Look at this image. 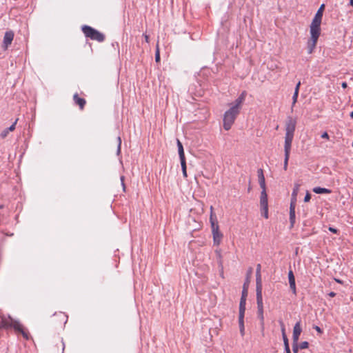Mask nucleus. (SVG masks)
<instances>
[{"instance_id":"obj_34","label":"nucleus","mask_w":353,"mask_h":353,"mask_svg":"<svg viewBox=\"0 0 353 353\" xmlns=\"http://www.w3.org/2000/svg\"><path fill=\"white\" fill-rule=\"evenodd\" d=\"M299 346L298 345V343H294L292 345V350L294 353H298Z\"/></svg>"},{"instance_id":"obj_27","label":"nucleus","mask_w":353,"mask_h":353,"mask_svg":"<svg viewBox=\"0 0 353 353\" xmlns=\"http://www.w3.org/2000/svg\"><path fill=\"white\" fill-rule=\"evenodd\" d=\"M181 170H182V172H183V175L185 178H186L188 176L187 175V166H186V163H183V164H181Z\"/></svg>"},{"instance_id":"obj_15","label":"nucleus","mask_w":353,"mask_h":353,"mask_svg":"<svg viewBox=\"0 0 353 353\" xmlns=\"http://www.w3.org/2000/svg\"><path fill=\"white\" fill-rule=\"evenodd\" d=\"M295 207L296 205L294 204L290 206V220L292 225H293L295 222Z\"/></svg>"},{"instance_id":"obj_1","label":"nucleus","mask_w":353,"mask_h":353,"mask_svg":"<svg viewBox=\"0 0 353 353\" xmlns=\"http://www.w3.org/2000/svg\"><path fill=\"white\" fill-rule=\"evenodd\" d=\"M324 4H322L317 10L310 26V38L307 42L308 54H312L316 48L319 37L321 34V24L324 10Z\"/></svg>"},{"instance_id":"obj_36","label":"nucleus","mask_w":353,"mask_h":353,"mask_svg":"<svg viewBox=\"0 0 353 353\" xmlns=\"http://www.w3.org/2000/svg\"><path fill=\"white\" fill-rule=\"evenodd\" d=\"M311 199V195L310 193H307L306 195L305 196V198H304V201L305 202H308Z\"/></svg>"},{"instance_id":"obj_8","label":"nucleus","mask_w":353,"mask_h":353,"mask_svg":"<svg viewBox=\"0 0 353 353\" xmlns=\"http://www.w3.org/2000/svg\"><path fill=\"white\" fill-rule=\"evenodd\" d=\"M14 39V32L12 31H7L6 32L4 37H3V45L2 48L3 50H7L8 46L12 43Z\"/></svg>"},{"instance_id":"obj_32","label":"nucleus","mask_w":353,"mask_h":353,"mask_svg":"<svg viewBox=\"0 0 353 353\" xmlns=\"http://www.w3.org/2000/svg\"><path fill=\"white\" fill-rule=\"evenodd\" d=\"M20 333L22 334L23 337L25 339L28 340V339H29V333H28V331H26V330H25L23 329V330H22V332H21Z\"/></svg>"},{"instance_id":"obj_6","label":"nucleus","mask_w":353,"mask_h":353,"mask_svg":"<svg viewBox=\"0 0 353 353\" xmlns=\"http://www.w3.org/2000/svg\"><path fill=\"white\" fill-rule=\"evenodd\" d=\"M239 113V112L234 110L232 111L231 108L225 112L223 117V128L225 130H229L231 128Z\"/></svg>"},{"instance_id":"obj_11","label":"nucleus","mask_w":353,"mask_h":353,"mask_svg":"<svg viewBox=\"0 0 353 353\" xmlns=\"http://www.w3.org/2000/svg\"><path fill=\"white\" fill-rule=\"evenodd\" d=\"M73 101L76 105H79L80 110L84 109L86 101L85 99L79 97L78 93H75L73 95Z\"/></svg>"},{"instance_id":"obj_28","label":"nucleus","mask_w":353,"mask_h":353,"mask_svg":"<svg viewBox=\"0 0 353 353\" xmlns=\"http://www.w3.org/2000/svg\"><path fill=\"white\" fill-rule=\"evenodd\" d=\"M9 133V131L8 130L7 128H6L5 130H3L1 133L0 134V137L1 139H5L7 137L8 134Z\"/></svg>"},{"instance_id":"obj_24","label":"nucleus","mask_w":353,"mask_h":353,"mask_svg":"<svg viewBox=\"0 0 353 353\" xmlns=\"http://www.w3.org/2000/svg\"><path fill=\"white\" fill-rule=\"evenodd\" d=\"M118 145L117 150V154L119 156L121 154V139L120 137H117Z\"/></svg>"},{"instance_id":"obj_13","label":"nucleus","mask_w":353,"mask_h":353,"mask_svg":"<svg viewBox=\"0 0 353 353\" xmlns=\"http://www.w3.org/2000/svg\"><path fill=\"white\" fill-rule=\"evenodd\" d=\"M9 327H13L14 330L18 332H22L24 329L23 325L19 321H14L12 319L9 320Z\"/></svg>"},{"instance_id":"obj_30","label":"nucleus","mask_w":353,"mask_h":353,"mask_svg":"<svg viewBox=\"0 0 353 353\" xmlns=\"http://www.w3.org/2000/svg\"><path fill=\"white\" fill-rule=\"evenodd\" d=\"M308 346H309V343H308V342H307V341H303V342H302V343H300V345H299V348H300V349H306V348H307V347H308Z\"/></svg>"},{"instance_id":"obj_3","label":"nucleus","mask_w":353,"mask_h":353,"mask_svg":"<svg viewBox=\"0 0 353 353\" xmlns=\"http://www.w3.org/2000/svg\"><path fill=\"white\" fill-rule=\"evenodd\" d=\"M81 30L85 37L92 40L97 41L98 42H103L105 39V37L103 33L90 26H82Z\"/></svg>"},{"instance_id":"obj_29","label":"nucleus","mask_w":353,"mask_h":353,"mask_svg":"<svg viewBox=\"0 0 353 353\" xmlns=\"http://www.w3.org/2000/svg\"><path fill=\"white\" fill-rule=\"evenodd\" d=\"M17 121H18V119H17L15 120V121L9 128H7L9 132H12L15 130V126H16Z\"/></svg>"},{"instance_id":"obj_43","label":"nucleus","mask_w":353,"mask_h":353,"mask_svg":"<svg viewBox=\"0 0 353 353\" xmlns=\"http://www.w3.org/2000/svg\"><path fill=\"white\" fill-rule=\"evenodd\" d=\"M300 85H301V82L299 81V82H298V83L296 84V88H295V89L298 90V92H299Z\"/></svg>"},{"instance_id":"obj_42","label":"nucleus","mask_w":353,"mask_h":353,"mask_svg":"<svg viewBox=\"0 0 353 353\" xmlns=\"http://www.w3.org/2000/svg\"><path fill=\"white\" fill-rule=\"evenodd\" d=\"M328 295L330 296V297H334L336 296V293L334 292H331L328 294Z\"/></svg>"},{"instance_id":"obj_21","label":"nucleus","mask_w":353,"mask_h":353,"mask_svg":"<svg viewBox=\"0 0 353 353\" xmlns=\"http://www.w3.org/2000/svg\"><path fill=\"white\" fill-rule=\"evenodd\" d=\"M10 326L9 325V320L6 319V318L3 317L0 321V329L2 328H8Z\"/></svg>"},{"instance_id":"obj_19","label":"nucleus","mask_w":353,"mask_h":353,"mask_svg":"<svg viewBox=\"0 0 353 353\" xmlns=\"http://www.w3.org/2000/svg\"><path fill=\"white\" fill-rule=\"evenodd\" d=\"M249 284H250V279H249V278L248 276L246 278L244 283H243V290H242V293L241 294L248 295Z\"/></svg>"},{"instance_id":"obj_41","label":"nucleus","mask_w":353,"mask_h":353,"mask_svg":"<svg viewBox=\"0 0 353 353\" xmlns=\"http://www.w3.org/2000/svg\"><path fill=\"white\" fill-rule=\"evenodd\" d=\"M341 86H342V88H344V89H345V88H346L347 87V83H346V82H343V83H341Z\"/></svg>"},{"instance_id":"obj_38","label":"nucleus","mask_w":353,"mask_h":353,"mask_svg":"<svg viewBox=\"0 0 353 353\" xmlns=\"http://www.w3.org/2000/svg\"><path fill=\"white\" fill-rule=\"evenodd\" d=\"M314 328L316 330V331L319 334H321L323 333V330L321 329L320 327L315 325Z\"/></svg>"},{"instance_id":"obj_4","label":"nucleus","mask_w":353,"mask_h":353,"mask_svg":"<svg viewBox=\"0 0 353 353\" xmlns=\"http://www.w3.org/2000/svg\"><path fill=\"white\" fill-rule=\"evenodd\" d=\"M210 221L212 225V230L213 234V239L214 245H219L221 238L222 234L219 232V226L215 223L216 221V216L213 212V207H210Z\"/></svg>"},{"instance_id":"obj_31","label":"nucleus","mask_w":353,"mask_h":353,"mask_svg":"<svg viewBox=\"0 0 353 353\" xmlns=\"http://www.w3.org/2000/svg\"><path fill=\"white\" fill-rule=\"evenodd\" d=\"M176 144H177V148H178V152H179V151H183V150H183V144H182V143L179 141V139H176Z\"/></svg>"},{"instance_id":"obj_45","label":"nucleus","mask_w":353,"mask_h":353,"mask_svg":"<svg viewBox=\"0 0 353 353\" xmlns=\"http://www.w3.org/2000/svg\"><path fill=\"white\" fill-rule=\"evenodd\" d=\"M350 3L352 6H353V0H350Z\"/></svg>"},{"instance_id":"obj_35","label":"nucleus","mask_w":353,"mask_h":353,"mask_svg":"<svg viewBox=\"0 0 353 353\" xmlns=\"http://www.w3.org/2000/svg\"><path fill=\"white\" fill-rule=\"evenodd\" d=\"M120 180H121V185H122V187H123V190L125 192V183H124V180H125L124 176H121Z\"/></svg>"},{"instance_id":"obj_25","label":"nucleus","mask_w":353,"mask_h":353,"mask_svg":"<svg viewBox=\"0 0 353 353\" xmlns=\"http://www.w3.org/2000/svg\"><path fill=\"white\" fill-rule=\"evenodd\" d=\"M289 157H290V154L285 153V161H284V166H283V168L285 170H286L288 168Z\"/></svg>"},{"instance_id":"obj_14","label":"nucleus","mask_w":353,"mask_h":353,"mask_svg":"<svg viewBox=\"0 0 353 353\" xmlns=\"http://www.w3.org/2000/svg\"><path fill=\"white\" fill-rule=\"evenodd\" d=\"M288 280L291 290L293 291L294 294H296L295 278L292 270H290L288 272Z\"/></svg>"},{"instance_id":"obj_44","label":"nucleus","mask_w":353,"mask_h":353,"mask_svg":"<svg viewBox=\"0 0 353 353\" xmlns=\"http://www.w3.org/2000/svg\"><path fill=\"white\" fill-rule=\"evenodd\" d=\"M145 40L146 42H149V36L147 34H144Z\"/></svg>"},{"instance_id":"obj_16","label":"nucleus","mask_w":353,"mask_h":353,"mask_svg":"<svg viewBox=\"0 0 353 353\" xmlns=\"http://www.w3.org/2000/svg\"><path fill=\"white\" fill-rule=\"evenodd\" d=\"M313 192L316 194H330L332 192V191L330 189L320 188V187L314 188L313 189Z\"/></svg>"},{"instance_id":"obj_22","label":"nucleus","mask_w":353,"mask_h":353,"mask_svg":"<svg viewBox=\"0 0 353 353\" xmlns=\"http://www.w3.org/2000/svg\"><path fill=\"white\" fill-rule=\"evenodd\" d=\"M283 341H284L285 350L286 353H291L290 347H289L288 339L284 334H283Z\"/></svg>"},{"instance_id":"obj_12","label":"nucleus","mask_w":353,"mask_h":353,"mask_svg":"<svg viewBox=\"0 0 353 353\" xmlns=\"http://www.w3.org/2000/svg\"><path fill=\"white\" fill-rule=\"evenodd\" d=\"M294 136L285 135V153L290 154L291 150V145L293 140Z\"/></svg>"},{"instance_id":"obj_37","label":"nucleus","mask_w":353,"mask_h":353,"mask_svg":"<svg viewBox=\"0 0 353 353\" xmlns=\"http://www.w3.org/2000/svg\"><path fill=\"white\" fill-rule=\"evenodd\" d=\"M321 138L323 139H330V137L327 134V132H324L322 134H321Z\"/></svg>"},{"instance_id":"obj_18","label":"nucleus","mask_w":353,"mask_h":353,"mask_svg":"<svg viewBox=\"0 0 353 353\" xmlns=\"http://www.w3.org/2000/svg\"><path fill=\"white\" fill-rule=\"evenodd\" d=\"M239 330L241 336H243L245 334V327H244V316H239Z\"/></svg>"},{"instance_id":"obj_9","label":"nucleus","mask_w":353,"mask_h":353,"mask_svg":"<svg viewBox=\"0 0 353 353\" xmlns=\"http://www.w3.org/2000/svg\"><path fill=\"white\" fill-rule=\"evenodd\" d=\"M246 97V92L243 91L239 97L235 100L234 105L230 108L232 110H233L237 111L239 112V110L241 108V105L243 103V102L245 101Z\"/></svg>"},{"instance_id":"obj_7","label":"nucleus","mask_w":353,"mask_h":353,"mask_svg":"<svg viewBox=\"0 0 353 353\" xmlns=\"http://www.w3.org/2000/svg\"><path fill=\"white\" fill-rule=\"evenodd\" d=\"M296 121L294 119L289 117L285 123V135H292L296 128Z\"/></svg>"},{"instance_id":"obj_47","label":"nucleus","mask_w":353,"mask_h":353,"mask_svg":"<svg viewBox=\"0 0 353 353\" xmlns=\"http://www.w3.org/2000/svg\"><path fill=\"white\" fill-rule=\"evenodd\" d=\"M60 315L65 317V316L62 313H60Z\"/></svg>"},{"instance_id":"obj_39","label":"nucleus","mask_w":353,"mask_h":353,"mask_svg":"<svg viewBox=\"0 0 353 353\" xmlns=\"http://www.w3.org/2000/svg\"><path fill=\"white\" fill-rule=\"evenodd\" d=\"M247 296H248V295L241 294V297L240 301L246 303Z\"/></svg>"},{"instance_id":"obj_26","label":"nucleus","mask_w":353,"mask_h":353,"mask_svg":"<svg viewBox=\"0 0 353 353\" xmlns=\"http://www.w3.org/2000/svg\"><path fill=\"white\" fill-rule=\"evenodd\" d=\"M298 95H299L298 90H297V89H295L294 92V95H293V97H292V100H293L292 105H294L296 103V101H297Z\"/></svg>"},{"instance_id":"obj_10","label":"nucleus","mask_w":353,"mask_h":353,"mask_svg":"<svg viewBox=\"0 0 353 353\" xmlns=\"http://www.w3.org/2000/svg\"><path fill=\"white\" fill-rule=\"evenodd\" d=\"M302 332V328L301 326V322L298 321L294 326L293 328V334H292V339L294 343H298L299 336L301 335V333Z\"/></svg>"},{"instance_id":"obj_33","label":"nucleus","mask_w":353,"mask_h":353,"mask_svg":"<svg viewBox=\"0 0 353 353\" xmlns=\"http://www.w3.org/2000/svg\"><path fill=\"white\" fill-rule=\"evenodd\" d=\"M155 61L157 62L160 61V52H159V50L158 47H157V48L156 50V52H155Z\"/></svg>"},{"instance_id":"obj_40","label":"nucleus","mask_w":353,"mask_h":353,"mask_svg":"<svg viewBox=\"0 0 353 353\" xmlns=\"http://www.w3.org/2000/svg\"><path fill=\"white\" fill-rule=\"evenodd\" d=\"M329 230L333 233L336 234L338 232V230L334 228L330 227Z\"/></svg>"},{"instance_id":"obj_20","label":"nucleus","mask_w":353,"mask_h":353,"mask_svg":"<svg viewBox=\"0 0 353 353\" xmlns=\"http://www.w3.org/2000/svg\"><path fill=\"white\" fill-rule=\"evenodd\" d=\"M245 304H246V303H245V302L240 301V303H239V316H241V318H242V316H245Z\"/></svg>"},{"instance_id":"obj_5","label":"nucleus","mask_w":353,"mask_h":353,"mask_svg":"<svg viewBox=\"0 0 353 353\" xmlns=\"http://www.w3.org/2000/svg\"><path fill=\"white\" fill-rule=\"evenodd\" d=\"M258 176L259 184L262 190L260 197L261 215L265 217V176L262 168L258 170Z\"/></svg>"},{"instance_id":"obj_23","label":"nucleus","mask_w":353,"mask_h":353,"mask_svg":"<svg viewBox=\"0 0 353 353\" xmlns=\"http://www.w3.org/2000/svg\"><path fill=\"white\" fill-rule=\"evenodd\" d=\"M178 152H179L181 165L183 164V163H186L184 150L179 151Z\"/></svg>"},{"instance_id":"obj_17","label":"nucleus","mask_w":353,"mask_h":353,"mask_svg":"<svg viewBox=\"0 0 353 353\" xmlns=\"http://www.w3.org/2000/svg\"><path fill=\"white\" fill-rule=\"evenodd\" d=\"M298 190H299V186L296 185V187L293 190V192H292V199H291L290 205H292V204L296 205V196H297V194H298Z\"/></svg>"},{"instance_id":"obj_2","label":"nucleus","mask_w":353,"mask_h":353,"mask_svg":"<svg viewBox=\"0 0 353 353\" xmlns=\"http://www.w3.org/2000/svg\"><path fill=\"white\" fill-rule=\"evenodd\" d=\"M261 264L257 265L256 272V302L258 305V316L261 319L262 329L263 330V303L262 295V279L261 275Z\"/></svg>"},{"instance_id":"obj_46","label":"nucleus","mask_w":353,"mask_h":353,"mask_svg":"<svg viewBox=\"0 0 353 353\" xmlns=\"http://www.w3.org/2000/svg\"><path fill=\"white\" fill-rule=\"evenodd\" d=\"M350 117L353 119V111L350 113Z\"/></svg>"},{"instance_id":"obj_48","label":"nucleus","mask_w":353,"mask_h":353,"mask_svg":"<svg viewBox=\"0 0 353 353\" xmlns=\"http://www.w3.org/2000/svg\"><path fill=\"white\" fill-rule=\"evenodd\" d=\"M250 190H251V188H250V187H249V188H248V191H250Z\"/></svg>"}]
</instances>
